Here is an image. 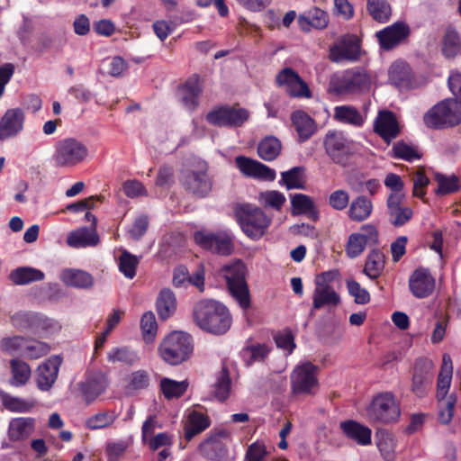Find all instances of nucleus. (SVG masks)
<instances>
[{
  "instance_id": "680f3d73",
  "label": "nucleus",
  "mask_w": 461,
  "mask_h": 461,
  "mask_svg": "<svg viewBox=\"0 0 461 461\" xmlns=\"http://www.w3.org/2000/svg\"><path fill=\"white\" fill-rule=\"evenodd\" d=\"M140 329L146 342H151L156 337L158 325L153 312H145L140 320Z\"/></svg>"
},
{
  "instance_id": "e2e57ef3",
  "label": "nucleus",
  "mask_w": 461,
  "mask_h": 461,
  "mask_svg": "<svg viewBox=\"0 0 461 461\" xmlns=\"http://www.w3.org/2000/svg\"><path fill=\"white\" fill-rule=\"evenodd\" d=\"M129 446L130 443L124 439L108 441L105 446L107 461H119L125 454Z\"/></svg>"
},
{
  "instance_id": "393cba45",
  "label": "nucleus",
  "mask_w": 461,
  "mask_h": 461,
  "mask_svg": "<svg viewBox=\"0 0 461 461\" xmlns=\"http://www.w3.org/2000/svg\"><path fill=\"white\" fill-rule=\"evenodd\" d=\"M291 122L297 134V140L303 143L317 132V123L307 113L297 110L291 114Z\"/></svg>"
},
{
  "instance_id": "c85d7f7f",
  "label": "nucleus",
  "mask_w": 461,
  "mask_h": 461,
  "mask_svg": "<svg viewBox=\"0 0 461 461\" xmlns=\"http://www.w3.org/2000/svg\"><path fill=\"white\" fill-rule=\"evenodd\" d=\"M99 243V237L95 229L78 228L68 234L67 244L74 249L95 247Z\"/></svg>"
},
{
  "instance_id": "69168bd1",
  "label": "nucleus",
  "mask_w": 461,
  "mask_h": 461,
  "mask_svg": "<svg viewBox=\"0 0 461 461\" xmlns=\"http://www.w3.org/2000/svg\"><path fill=\"white\" fill-rule=\"evenodd\" d=\"M180 23L181 21L178 19H173L170 21L158 20L153 23L152 28L156 36L163 41L176 29Z\"/></svg>"
},
{
  "instance_id": "20e7f679",
  "label": "nucleus",
  "mask_w": 461,
  "mask_h": 461,
  "mask_svg": "<svg viewBox=\"0 0 461 461\" xmlns=\"http://www.w3.org/2000/svg\"><path fill=\"white\" fill-rule=\"evenodd\" d=\"M193 352L191 337L183 331H173L160 343L158 353L161 358L173 366L186 361Z\"/></svg>"
},
{
  "instance_id": "f3484780",
  "label": "nucleus",
  "mask_w": 461,
  "mask_h": 461,
  "mask_svg": "<svg viewBox=\"0 0 461 461\" xmlns=\"http://www.w3.org/2000/svg\"><path fill=\"white\" fill-rule=\"evenodd\" d=\"M409 288L416 298L429 296L435 288V279L427 268H417L409 278Z\"/></svg>"
},
{
  "instance_id": "58836bf2",
  "label": "nucleus",
  "mask_w": 461,
  "mask_h": 461,
  "mask_svg": "<svg viewBox=\"0 0 461 461\" xmlns=\"http://www.w3.org/2000/svg\"><path fill=\"white\" fill-rule=\"evenodd\" d=\"M0 399L5 408L12 412H29L36 404L35 400L14 397L7 393H0Z\"/></svg>"
},
{
  "instance_id": "5fc2aeb1",
  "label": "nucleus",
  "mask_w": 461,
  "mask_h": 461,
  "mask_svg": "<svg viewBox=\"0 0 461 461\" xmlns=\"http://www.w3.org/2000/svg\"><path fill=\"white\" fill-rule=\"evenodd\" d=\"M10 365L13 375L11 384L14 386L25 384L31 376L29 365L18 359L11 360Z\"/></svg>"
},
{
  "instance_id": "2f4dec72",
  "label": "nucleus",
  "mask_w": 461,
  "mask_h": 461,
  "mask_svg": "<svg viewBox=\"0 0 461 461\" xmlns=\"http://www.w3.org/2000/svg\"><path fill=\"white\" fill-rule=\"evenodd\" d=\"M35 420L30 417L14 418L9 422L8 436L12 441L24 440L33 432Z\"/></svg>"
},
{
  "instance_id": "f8f14e48",
  "label": "nucleus",
  "mask_w": 461,
  "mask_h": 461,
  "mask_svg": "<svg viewBox=\"0 0 461 461\" xmlns=\"http://www.w3.org/2000/svg\"><path fill=\"white\" fill-rule=\"evenodd\" d=\"M434 376V364L428 358L418 359L413 367L411 390L420 398L426 396Z\"/></svg>"
},
{
  "instance_id": "0e129e2a",
  "label": "nucleus",
  "mask_w": 461,
  "mask_h": 461,
  "mask_svg": "<svg viewBox=\"0 0 461 461\" xmlns=\"http://www.w3.org/2000/svg\"><path fill=\"white\" fill-rule=\"evenodd\" d=\"M456 398L454 394H449L447 399L438 401V420L442 424H447L451 421L454 414Z\"/></svg>"
},
{
  "instance_id": "dca6fc26",
  "label": "nucleus",
  "mask_w": 461,
  "mask_h": 461,
  "mask_svg": "<svg viewBox=\"0 0 461 461\" xmlns=\"http://www.w3.org/2000/svg\"><path fill=\"white\" fill-rule=\"evenodd\" d=\"M235 164L240 173L246 176L263 181H274L276 178V171L274 169L248 157H236Z\"/></svg>"
},
{
  "instance_id": "de8ad7c7",
  "label": "nucleus",
  "mask_w": 461,
  "mask_h": 461,
  "mask_svg": "<svg viewBox=\"0 0 461 461\" xmlns=\"http://www.w3.org/2000/svg\"><path fill=\"white\" fill-rule=\"evenodd\" d=\"M11 280L15 285H27L44 279V273L33 267H18L10 274Z\"/></svg>"
},
{
  "instance_id": "5701e85b",
  "label": "nucleus",
  "mask_w": 461,
  "mask_h": 461,
  "mask_svg": "<svg viewBox=\"0 0 461 461\" xmlns=\"http://www.w3.org/2000/svg\"><path fill=\"white\" fill-rule=\"evenodd\" d=\"M24 119L23 109H8L0 120V140L16 136L23 128Z\"/></svg>"
},
{
  "instance_id": "a19ab883",
  "label": "nucleus",
  "mask_w": 461,
  "mask_h": 461,
  "mask_svg": "<svg viewBox=\"0 0 461 461\" xmlns=\"http://www.w3.org/2000/svg\"><path fill=\"white\" fill-rule=\"evenodd\" d=\"M188 386L187 380L179 382L167 377L162 378L159 384L160 391L167 400L181 397L186 392Z\"/></svg>"
},
{
  "instance_id": "bb28decb",
  "label": "nucleus",
  "mask_w": 461,
  "mask_h": 461,
  "mask_svg": "<svg viewBox=\"0 0 461 461\" xmlns=\"http://www.w3.org/2000/svg\"><path fill=\"white\" fill-rule=\"evenodd\" d=\"M202 91V82L198 76L194 75L179 88L178 95L185 107L192 111L197 107Z\"/></svg>"
},
{
  "instance_id": "c9c22d12",
  "label": "nucleus",
  "mask_w": 461,
  "mask_h": 461,
  "mask_svg": "<svg viewBox=\"0 0 461 461\" xmlns=\"http://www.w3.org/2000/svg\"><path fill=\"white\" fill-rule=\"evenodd\" d=\"M373 212L372 201L365 195H359L353 199L349 204L348 218L357 222L367 220Z\"/></svg>"
},
{
  "instance_id": "7c9ffc66",
  "label": "nucleus",
  "mask_w": 461,
  "mask_h": 461,
  "mask_svg": "<svg viewBox=\"0 0 461 461\" xmlns=\"http://www.w3.org/2000/svg\"><path fill=\"white\" fill-rule=\"evenodd\" d=\"M59 278L66 285L77 289H89L95 283L91 274L80 269H64Z\"/></svg>"
},
{
  "instance_id": "6ab92c4d",
  "label": "nucleus",
  "mask_w": 461,
  "mask_h": 461,
  "mask_svg": "<svg viewBox=\"0 0 461 461\" xmlns=\"http://www.w3.org/2000/svg\"><path fill=\"white\" fill-rule=\"evenodd\" d=\"M374 131L387 143L394 140L400 133V127L393 113L380 111L374 121Z\"/></svg>"
},
{
  "instance_id": "9d476101",
  "label": "nucleus",
  "mask_w": 461,
  "mask_h": 461,
  "mask_svg": "<svg viewBox=\"0 0 461 461\" xmlns=\"http://www.w3.org/2000/svg\"><path fill=\"white\" fill-rule=\"evenodd\" d=\"M370 84L369 75L358 68L348 69L331 81L334 91L339 94L358 93L367 89Z\"/></svg>"
},
{
  "instance_id": "72a5a7b5",
  "label": "nucleus",
  "mask_w": 461,
  "mask_h": 461,
  "mask_svg": "<svg viewBox=\"0 0 461 461\" xmlns=\"http://www.w3.org/2000/svg\"><path fill=\"white\" fill-rule=\"evenodd\" d=\"M389 80L400 89H407L412 86V74L408 64L396 61L389 68Z\"/></svg>"
},
{
  "instance_id": "603ef678",
  "label": "nucleus",
  "mask_w": 461,
  "mask_h": 461,
  "mask_svg": "<svg viewBox=\"0 0 461 461\" xmlns=\"http://www.w3.org/2000/svg\"><path fill=\"white\" fill-rule=\"evenodd\" d=\"M294 214L309 213L314 219H317V211L315 210L312 200L306 194H296L291 199Z\"/></svg>"
},
{
  "instance_id": "864d4df0",
  "label": "nucleus",
  "mask_w": 461,
  "mask_h": 461,
  "mask_svg": "<svg viewBox=\"0 0 461 461\" xmlns=\"http://www.w3.org/2000/svg\"><path fill=\"white\" fill-rule=\"evenodd\" d=\"M139 263L140 258L125 249L122 251L118 258L119 270L128 279H132L136 276V268Z\"/></svg>"
},
{
  "instance_id": "4468645a",
  "label": "nucleus",
  "mask_w": 461,
  "mask_h": 461,
  "mask_svg": "<svg viewBox=\"0 0 461 461\" xmlns=\"http://www.w3.org/2000/svg\"><path fill=\"white\" fill-rule=\"evenodd\" d=\"M249 119V112L244 108L221 106L208 113L209 123L220 127H240Z\"/></svg>"
},
{
  "instance_id": "6e6552de",
  "label": "nucleus",
  "mask_w": 461,
  "mask_h": 461,
  "mask_svg": "<svg viewBox=\"0 0 461 461\" xmlns=\"http://www.w3.org/2000/svg\"><path fill=\"white\" fill-rule=\"evenodd\" d=\"M325 154L335 164L345 166L353 154V141L338 130H329L323 137Z\"/></svg>"
},
{
  "instance_id": "a18cd8bd",
  "label": "nucleus",
  "mask_w": 461,
  "mask_h": 461,
  "mask_svg": "<svg viewBox=\"0 0 461 461\" xmlns=\"http://www.w3.org/2000/svg\"><path fill=\"white\" fill-rule=\"evenodd\" d=\"M203 455L211 460H222L228 456V449L217 438H209L201 444Z\"/></svg>"
},
{
  "instance_id": "13d9d810",
  "label": "nucleus",
  "mask_w": 461,
  "mask_h": 461,
  "mask_svg": "<svg viewBox=\"0 0 461 461\" xmlns=\"http://www.w3.org/2000/svg\"><path fill=\"white\" fill-rule=\"evenodd\" d=\"M108 361L111 363L122 362L132 365L139 360L138 354L126 347L113 348L107 353Z\"/></svg>"
},
{
  "instance_id": "f03ea898",
  "label": "nucleus",
  "mask_w": 461,
  "mask_h": 461,
  "mask_svg": "<svg viewBox=\"0 0 461 461\" xmlns=\"http://www.w3.org/2000/svg\"><path fill=\"white\" fill-rule=\"evenodd\" d=\"M226 280L227 287L239 306L247 311L251 305L250 293L246 281L247 268L245 264L236 259L226 264L221 270Z\"/></svg>"
},
{
  "instance_id": "6e6d98bb",
  "label": "nucleus",
  "mask_w": 461,
  "mask_h": 461,
  "mask_svg": "<svg viewBox=\"0 0 461 461\" xmlns=\"http://www.w3.org/2000/svg\"><path fill=\"white\" fill-rule=\"evenodd\" d=\"M118 415L114 411H106L96 413L89 417L86 425L90 429H101L111 426L117 419Z\"/></svg>"
},
{
  "instance_id": "9b49d317",
  "label": "nucleus",
  "mask_w": 461,
  "mask_h": 461,
  "mask_svg": "<svg viewBox=\"0 0 461 461\" xmlns=\"http://www.w3.org/2000/svg\"><path fill=\"white\" fill-rule=\"evenodd\" d=\"M318 385L317 366L310 362L296 366L291 374L294 394H313Z\"/></svg>"
},
{
  "instance_id": "4be33fe9",
  "label": "nucleus",
  "mask_w": 461,
  "mask_h": 461,
  "mask_svg": "<svg viewBox=\"0 0 461 461\" xmlns=\"http://www.w3.org/2000/svg\"><path fill=\"white\" fill-rule=\"evenodd\" d=\"M410 34V29L404 23H394L376 32L381 48L389 50L404 41Z\"/></svg>"
},
{
  "instance_id": "473e14b6",
  "label": "nucleus",
  "mask_w": 461,
  "mask_h": 461,
  "mask_svg": "<svg viewBox=\"0 0 461 461\" xmlns=\"http://www.w3.org/2000/svg\"><path fill=\"white\" fill-rule=\"evenodd\" d=\"M452 375L453 365L451 357L448 354H444L437 383L436 396L438 401H441L447 398V393L451 384Z\"/></svg>"
},
{
  "instance_id": "aec40b11",
  "label": "nucleus",
  "mask_w": 461,
  "mask_h": 461,
  "mask_svg": "<svg viewBox=\"0 0 461 461\" xmlns=\"http://www.w3.org/2000/svg\"><path fill=\"white\" fill-rule=\"evenodd\" d=\"M404 198L397 194H389L386 201L389 222L394 227L405 225L413 215L411 208L403 203Z\"/></svg>"
},
{
  "instance_id": "37998d69",
  "label": "nucleus",
  "mask_w": 461,
  "mask_h": 461,
  "mask_svg": "<svg viewBox=\"0 0 461 461\" xmlns=\"http://www.w3.org/2000/svg\"><path fill=\"white\" fill-rule=\"evenodd\" d=\"M376 445L385 461H393L395 440L392 433L384 429L376 432Z\"/></svg>"
},
{
  "instance_id": "a211bd4d",
  "label": "nucleus",
  "mask_w": 461,
  "mask_h": 461,
  "mask_svg": "<svg viewBox=\"0 0 461 461\" xmlns=\"http://www.w3.org/2000/svg\"><path fill=\"white\" fill-rule=\"evenodd\" d=\"M181 181L186 190L198 197H204L212 191V183L206 168L186 172Z\"/></svg>"
},
{
  "instance_id": "423d86ee",
  "label": "nucleus",
  "mask_w": 461,
  "mask_h": 461,
  "mask_svg": "<svg viewBox=\"0 0 461 461\" xmlns=\"http://www.w3.org/2000/svg\"><path fill=\"white\" fill-rule=\"evenodd\" d=\"M89 155L87 147L74 138L57 142L52 159L59 167H74L84 162Z\"/></svg>"
},
{
  "instance_id": "79ce46f5",
  "label": "nucleus",
  "mask_w": 461,
  "mask_h": 461,
  "mask_svg": "<svg viewBox=\"0 0 461 461\" xmlns=\"http://www.w3.org/2000/svg\"><path fill=\"white\" fill-rule=\"evenodd\" d=\"M300 25H310L315 29L322 30L328 26L329 16L323 10L314 7L308 11L306 15H300L298 18Z\"/></svg>"
},
{
  "instance_id": "1a4fd4ad",
  "label": "nucleus",
  "mask_w": 461,
  "mask_h": 461,
  "mask_svg": "<svg viewBox=\"0 0 461 461\" xmlns=\"http://www.w3.org/2000/svg\"><path fill=\"white\" fill-rule=\"evenodd\" d=\"M195 243L212 253L229 256L234 249L233 238L227 230L218 231L198 230L194 234Z\"/></svg>"
},
{
  "instance_id": "39448f33",
  "label": "nucleus",
  "mask_w": 461,
  "mask_h": 461,
  "mask_svg": "<svg viewBox=\"0 0 461 461\" xmlns=\"http://www.w3.org/2000/svg\"><path fill=\"white\" fill-rule=\"evenodd\" d=\"M423 120L433 129L456 126L461 122V103L457 99L441 101L424 114Z\"/></svg>"
},
{
  "instance_id": "f257e3e1",
  "label": "nucleus",
  "mask_w": 461,
  "mask_h": 461,
  "mask_svg": "<svg viewBox=\"0 0 461 461\" xmlns=\"http://www.w3.org/2000/svg\"><path fill=\"white\" fill-rule=\"evenodd\" d=\"M194 319L203 330L216 335L226 333L232 323L229 309L215 300L198 302L194 308Z\"/></svg>"
},
{
  "instance_id": "a878e982",
  "label": "nucleus",
  "mask_w": 461,
  "mask_h": 461,
  "mask_svg": "<svg viewBox=\"0 0 461 461\" xmlns=\"http://www.w3.org/2000/svg\"><path fill=\"white\" fill-rule=\"evenodd\" d=\"M12 321L15 327L21 329L32 326H37L50 331L59 329V323L55 320L33 313L18 312L12 317Z\"/></svg>"
},
{
  "instance_id": "2eb2a0df",
  "label": "nucleus",
  "mask_w": 461,
  "mask_h": 461,
  "mask_svg": "<svg viewBox=\"0 0 461 461\" xmlns=\"http://www.w3.org/2000/svg\"><path fill=\"white\" fill-rule=\"evenodd\" d=\"M279 86H285L286 91L293 97L310 98L312 96L308 85L294 69L284 68L276 76Z\"/></svg>"
},
{
  "instance_id": "b1692460",
  "label": "nucleus",
  "mask_w": 461,
  "mask_h": 461,
  "mask_svg": "<svg viewBox=\"0 0 461 461\" xmlns=\"http://www.w3.org/2000/svg\"><path fill=\"white\" fill-rule=\"evenodd\" d=\"M107 384L108 380L104 373L96 371L88 374L86 380L80 384L81 393L86 403H91L102 394Z\"/></svg>"
},
{
  "instance_id": "ddd939ff",
  "label": "nucleus",
  "mask_w": 461,
  "mask_h": 461,
  "mask_svg": "<svg viewBox=\"0 0 461 461\" xmlns=\"http://www.w3.org/2000/svg\"><path fill=\"white\" fill-rule=\"evenodd\" d=\"M359 55V40L352 34L340 37L330 48V59L336 63L356 61L358 59Z\"/></svg>"
},
{
  "instance_id": "3c124183",
  "label": "nucleus",
  "mask_w": 461,
  "mask_h": 461,
  "mask_svg": "<svg viewBox=\"0 0 461 461\" xmlns=\"http://www.w3.org/2000/svg\"><path fill=\"white\" fill-rule=\"evenodd\" d=\"M460 48L461 42L457 32L452 29L447 30L442 40L441 50L443 55L447 59L454 58L460 51Z\"/></svg>"
},
{
  "instance_id": "ea45409f",
  "label": "nucleus",
  "mask_w": 461,
  "mask_h": 461,
  "mask_svg": "<svg viewBox=\"0 0 461 461\" xmlns=\"http://www.w3.org/2000/svg\"><path fill=\"white\" fill-rule=\"evenodd\" d=\"M176 309V301L174 293L169 289L161 290L157 300V311L160 319H168Z\"/></svg>"
},
{
  "instance_id": "bf43d9fd",
  "label": "nucleus",
  "mask_w": 461,
  "mask_h": 461,
  "mask_svg": "<svg viewBox=\"0 0 461 461\" xmlns=\"http://www.w3.org/2000/svg\"><path fill=\"white\" fill-rule=\"evenodd\" d=\"M258 201L266 208L279 211L285 203V196L279 191L270 190L259 194Z\"/></svg>"
},
{
  "instance_id": "4d7b16f0",
  "label": "nucleus",
  "mask_w": 461,
  "mask_h": 461,
  "mask_svg": "<svg viewBox=\"0 0 461 461\" xmlns=\"http://www.w3.org/2000/svg\"><path fill=\"white\" fill-rule=\"evenodd\" d=\"M231 380L228 370L223 367L217 376L213 393L218 401H225L230 394Z\"/></svg>"
},
{
  "instance_id": "7ed1b4c3",
  "label": "nucleus",
  "mask_w": 461,
  "mask_h": 461,
  "mask_svg": "<svg viewBox=\"0 0 461 461\" xmlns=\"http://www.w3.org/2000/svg\"><path fill=\"white\" fill-rule=\"evenodd\" d=\"M234 216L242 231L255 240L265 235L272 221L260 208L251 204L237 206Z\"/></svg>"
},
{
  "instance_id": "c03bdc74",
  "label": "nucleus",
  "mask_w": 461,
  "mask_h": 461,
  "mask_svg": "<svg viewBox=\"0 0 461 461\" xmlns=\"http://www.w3.org/2000/svg\"><path fill=\"white\" fill-rule=\"evenodd\" d=\"M281 149L280 140L274 136H269L262 140L258 144V154L263 160L272 161L278 157Z\"/></svg>"
},
{
  "instance_id": "774afa93",
  "label": "nucleus",
  "mask_w": 461,
  "mask_h": 461,
  "mask_svg": "<svg viewBox=\"0 0 461 461\" xmlns=\"http://www.w3.org/2000/svg\"><path fill=\"white\" fill-rule=\"evenodd\" d=\"M25 339V338L21 336L4 338L0 343L1 349L9 354L18 353L23 356Z\"/></svg>"
},
{
  "instance_id": "412c9836",
  "label": "nucleus",
  "mask_w": 461,
  "mask_h": 461,
  "mask_svg": "<svg viewBox=\"0 0 461 461\" xmlns=\"http://www.w3.org/2000/svg\"><path fill=\"white\" fill-rule=\"evenodd\" d=\"M62 359L59 356H52L39 366L36 371V382L41 391L50 390L57 380Z\"/></svg>"
},
{
  "instance_id": "0eeeda50",
  "label": "nucleus",
  "mask_w": 461,
  "mask_h": 461,
  "mask_svg": "<svg viewBox=\"0 0 461 461\" xmlns=\"http://www.w3.org/2000/svg\"><path fill=\"white\" fill-rule=\"evenodd\" d=\"M366 413L373 422H396L401 416L400 403L392 393H382L372 400Z\"/></svg>"
},
{
  "instance_id": "c756f323",
  "label": "nucleus",
  "mask_w": 461,
  "mask_h": 461,
  "mask_svg": "<svg viewBox=\"0 0 461 461\" xmlns=\"http://www.w3.org/2000/svg\"><path fill=\"white\" fill-rule=\"evenodd\" d=\"M211 424L207 415L195 410L187 413L184 424V436L186 440H191L194 436L205 430Z\"/></svg>"
},
{
  "instance_id": "4c0bfd02",
  "label": "nucleus",
  "mask_w": 461,
  "mask_h": 461,
  "mask_svg": "<svg viewBox=\"0 0 461 461\" xmlns=\"http://www.w3.org/2000/svg\"><path fill=\"white\" fill-rule=\"evenodd\" d=\"M149 383L150 377L147 371L141 369L134 371L126 377L125 393L133 395L136 392L148 388Z\"/></svg>"
},
{
  "instance_id": "8fccbe9b",
  "label": "nucleus",
  "mask_w": 461,
  "mask_h": 461,
  "mask_svg": "<svg viewBox=\"0 0 461 461\" xmlns=\"http://www.w3.org/2000/svg\"><path fill=\"white\" fill-rule=\"evenodd\" d=\"M367 11L379 23H386L392 14L391 5L385 0H367Z\"/></svg>"
},
{
  "instance_id": "338daca9",
  "label": "nucleus",
  "mask_w": 461,
  "mask_h": 461,
  "mask_svg": "<svg viewBox=\"0 0 461 461\" xmlns=\"http://www.w3.org/2000/svg\"><path fill=\"white\" fill-rule=\"evenodd\" d=\"M366 246L367 244L362 240L358 234L352 233L348 236L345 246L346 255L349 258H356L364 252Z\"/></svg>"
},
{
  "instance_id": "052dcab7",
  "label": "nucleus",
  "mask_w": 461,
  "mask_h": 461,
  "mask_svg": "<svg viewBox=\"0 0 461 461\" xmlns=\"http://www.w3.org/2000/svg\"><path fill=\"white\" fill-rule=\"evenodd\" d=\"M50 350V348L47 343L26 339L23 356L28 358L36 359L47 355Z\"/></svg>"
},
{
  "instance_id": "49530a36",
  "label": "nucleus",
  "mask_w": 461,
  "mask_h": 461,
  "mask_svg": "<svg viewBox=\"0 0 461 461\" xmlns=\"http://www.w3.org/2000/svg\"><path fill=\"white\" fill-rule=\"evenodd\" d=\"M304 168L294 167L290 170L281 173L280 185H284L288 190L304 188Z\"/></svg>"
},
{
  "instance_id": "f704fd0d",
  "label": "nucleus",
  "mask_w": 461,
  "mask_h": 461,
  "mask_svg": "<svg viewBox=\"0 0 461 461\" xmlns=\"http://www.w3.org/2000/svg\"><path fill=\"white\" fill-rule=\"evenodd\" d=\"M343 433L359 445L366 446L371 443V429L355 420H346L340 423Z\"/></svg>"
},
{
  "instance_id": "09e8293b",
  "label": "nucleus",
  "mask_w": 461,
  "mask_h": 461,
  "mask_svg": "<svg viewBox=\"0 0 461 461\" xmlns=\"http://www.w3.org/2000/svg\"><path fill=\"white\" fill-rule=\"evenodd\" d=\"M384 267V255L377 249L372 250L366 260L363 273L370 279H376Z\"/></svg>"
},
{
  "instance_id": "cd10ccee",
  "label": "nucleus",
  "mask_w": 461,
  "mask_h": 461,
  "mask_svg": "<svg viewBox=\"0 0 461 461\" xmlns=\"http://www.w3.org/2000/svg\"><path fill=\"white\" fill-rule=\"evenodd\" d=\"M339 303V294L332 286H315L312 294V308L311 314H312L315 310L321 308L332 309L337 307Z\"/></svg>"
},
{
  "instance_id": "e433bc0d",
  "label": "nucleus",
  "mask_w": 461,
  "mask_h": 461,
  "mask_svg": "<svg viewBox=\"0 0 461 461\" xmlns=\"http://www.w3.org/2000/svg\"><path fill=\"white\" fill-rule=\"evenodd\" d=\"M333 118L340 123L349 124L354 127H361L365 122V117L356 107L351 105L335 106Z\"/></svg>"
}]
</instances>
